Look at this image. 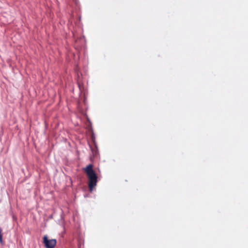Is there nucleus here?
I'll return each instance as SVG.
<instances>
[{
    "label": "nucleus",
    "mask_w": 248,
    "mask_h": 248,
    "mask_svg": "<svg viewBox=\"0 0 248 248\" xmlns=\"http://www.w3.org/2000/svg\"><path fill=\"white\" fill-rule=\"evenodd\" d=\"M43 243L46 248H54L56 245L57 241L55 239H48L47 235H45L43 238Z\"/></svg>",
    "instance_id": "f03ea898"
},
{
    "label": "nucleus",
    "mask_w": 248,
    "mask_h": 248,
    "mask_svg": "<svg viewBox=\"0 0 248 248\" xmlns=\"http://www.w3.org/2000/svg\"><path fill=\"white\" fill-rule=\"evenodd\" d=\"M84 171L89 179L88 186L90 190L92 191L96 186L97 182V176L93 170V165L91 164L87 165L84 169Z\"/></svg>",
    "instance_id": "f257e3e1"
},
{
    "label": "nucleus",
    "mask_w": 248,
    "mask_h": 248,
    "mask_svg": "<svg viewBox=\"0 0 248 248\" xmlns=\"http://www.w3.org/2000/svg\"><path fill=\"white\" fill-rule=\"evenodd\" d=\"M2 230L1 228H0V243L1 244L3 243V239H2Z\"/></svg>",
    "instance_id": "7ed1b4c3"
}]
</instances>
